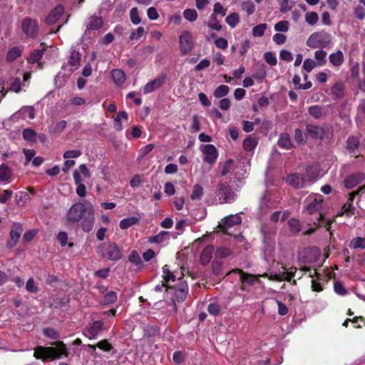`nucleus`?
Segmentation results:
<instances>
[{"instance_id":"f257e3e1","label":"nucleus","mask_w":365,"mask_h":365,"mask_svg":"<svg viewBox=\"0 0 365 365\" xmlns=\"http://www.w3.org/2000/svg\"><path fill=\"white\" fill-rule=\"evenodd\" d=\"M56 347L39 346L35 349L34 356L36 359L45 361L46 359L52 360L61 359L62 356H68V351L66 345L61 341H57L51 344Z\"/></svg>"},{"instance_id":"f03ea898","label":"nucleus","mask_w":365,"mask_h":365,"mask_svg":"<svg viewBox=\"0 0 365 365\" xmlns=\"http://www.w3.org/2000/svg\"><path fill=\"white\" fill-rule=\"evenodd\" d=\"M306 212L312 215L315 212H318V216L315 220L309 219L313 225L320 227L324 224V216L319 211L324 205V196L319 194L311 195L305 200Z\"/></svg>"},{"instance_id":"7ed1b4c3","label":"nucleus","mask_w":365,"mask_h":365,"mask_svg":"<svg viewBox=\"0 0 365 365\" xmlns=\"http://www.w3.org/2000/svg\"><path fill=\"white\" fill-rule=\"evenodd\" d=\"M216 194L220 203H232L235 200L237 195L227 182H219L217 185Z\"/></svg>"},{"instance_id":"20e7f679","label":"nucleus","mask_w":365,"mask_h":365,"mask_svg":"<svg viewBox=\"0 0 365 365\" xmlns=\"http://www.w3.org/2000/svg\"><path fill=\"white\" fill-rule=\"evenodd\" d=\"M88 203L77 202L73 204L67 212V221L70 223L78 222L82 218L83 214L87 212Z\"/></svg>"},{"instance_id":"39448f33","label":"nucleus","mask_w":365,"mask_h":365,"mask_svg":"<svg viewBox=\"0 0 365 365\" xmlns=\"http://www.w3.org/2000/svg\"><path fill=\"white\" fill-rule=\"evenodd\" d=\"M102 256L113 261H117L121 258V252L118 245L112 242L104 243L101 247Z\"/></svg>"},{"instance_id":"423d86ee","label":"nucleus","mask_w":365,"mask_h":365,"mask_svg":"<svg viewBox=\"0 0 365 365\" xmlns=\"http://www.w3.org/2000/svg\"><path fill=\"white\" fill-rule=\"evenodd\" d=\"M180 52L183 55L190 53L194 48V41L192 34L190 31H183L179 38Z\"/></svg>"},{"instance_id":"0eeeda50","label":"nucleus","mask_w":365,"mask_h":365,"mask_svg":"<svg viewBox=\"0 0 365 365\" xmlns=\"http://www.w3.org/2000/svg\"><path fill=\"white\" fill-rule=\"evenodd\" d=\"M21 29L24 33L30 38L36 37L38 32V26L36 20L31 18H25L21 23Z\"/></svg>"},{"instance_id":"6e6552de","label":"nucleus","mask_w":365,"mask_h":365,"mask_svg":"<svg viewBox=\"0 0 365 365\" xmlns=\"http://www.w3.org/2000/svg\"><path fill=\"white\" fill-rule=\"evenodd\" d=\"M305 130L307 137L316 140H323L326 134V130L324 127L314 124H307Z\"/></svg>"},{"instance_id":"1a4fd4ad","label":"nucleus","mask_w":365,"mask_h":365,"mask_svg":"<svg viewBox=\"0 0 365 365\" xmlns=\"http://www.w3.org/2000/svg\"><path fill=\"white\" fill-rule=\"evenodd\" d=\"M23 225L21 223L15 222L12 223L11 231H10V238L11 242L7 243V247L11 248L16 245L22 232H23Z\"/></svg>"},{"instance_id":"9d476101","label":"nucleus","mask_w":365,"mask_h":365,"mask_svg":"<svg viewBox=\"0 0 365 365\" xmlns=\"http://www.w3.org/2000/svg\"><path fill=\"white\" fill-rule=\"evenodd\" d=\"M286 182L295 189H302L306 187V181L303 175L292 173L286 178Z\"/></svg>"},{"instance_id":"9b49d317","label":"nucleus","mask_w":365,"mask_h":365,"mask_svg":"<svg viewBox=\"0 0 365 365\" xmlns=\"http://www.w3.org/2000/svg\"><path fill=\"white\" fill-rule=\"evenodd\" d=\"M202 153L204 155L203 160L205 162L212 165L216 161L217 158V151L213 145H205L203 147Z\"/></svg>"},{"instance_id":"f8f14e48","label":"nucleus","mask_w":365,"mask_h":365,"mask_svg":"<svg viewBox=\"0 0 365 365\" xmlns=\"http://www.w3.org/2000/svg\"><path fill=\"white\" fill-rule=\"evenodd\" d=\"M87 215L84 217L81 227L82 229L88 232L93 229L94 223L93 209L91 203L87 204Z\"/></svg>"},{"instance_id":"ddd939ff","label":"nucleus","mask_w":365,"mask_h":365,"mask_svg":"<svg viewBox=\"0 0 365 365\" xmlns=\"http://www.w3.org/2000/svg\"><path fill=\"white\" fill-rule=\"evenodd\" d=\"M242 222V218L238 214L231 215L227 217H225L223 225H221L222 230L226 234L229 233V229L235 225H239Z\"/></svg>"},{"instance_id":"4468645a","label":"nucleus","mask_w":365,"mask_h":365,"mask_svg":"<svg viewBox=\"0 0 365 365\" xmlns=\"http://www.w3.org/2000/svg\"><path fill=\"white\" fill-rule=\"evenodd\" d=\"M165 80V77L164 76H159V77L155 78L154 80L148 82V83H146L144 86V87L143 88V93L148 94V93H150L153 92V91L159 88L164 83Z\"/></svg>"},{"instance_id":"2eb2a0df","label":"nucleus","mask_w":365,"mask_h":365,"mask_svg":"<svg viewBox=\"0 0 365 365\" xmlns=\"http://www.w3.org/2000/svg\"><path fill=\"white\" fill-rule=\"evenodd\" d=\"M63 11L64 9L61 5L56 6L46 18V23L48 25H53L56 24L62 16Z\"/></svg>"},{"instance_id":"dca6fc26","label":"nucleus","mask_w":365,"mask_h":365,"mask_svg":"<svg viewBox=\"0 0 365 365\" xmlns=\"http://www.w3.org/2000/svg\"><path fill=\"white\" fill-rule=\"evenodd\" d=\"M230 273H238L240 274V281L242 284L247 283L249 285H252L257 280L259 276L245 272L240 269H233Z\"/></svg>"},{"instance_id":"f3484780","label":"nucleus","mask_w":365,"mask_h":365,"mask_svg":"<svg viewBox=\"0 0 365 365\" xmlns=\"http://www.w3.org/2000/svg\"><path fill=\"white\" fill-rule=\"evenodd\" d=\"M175 296L178 302H182L186 299L188 287L185 282H179L175 287Z\"/></svg>"},{"instance_id":"a211bd4d","label":"nucleus","mask_w":365,"mask_h":365,"mask_svg":"<svg viewBox=\"0 0 365 365\" xmlns=\"http://www.w3.org/2000/svg\"><path fill=\"white\" fill-rule=\"evenodd\" d=\"M103 21L101 16L93 15L88 19V23L86 25V33L90 30H99L103 27Z\"/></svg>"},{"instance_id":"6ab92c4d","label":"nucleus","mask_w":365,"mask_h":365,"mask_svg":"<svg viewBox=\"0 0 365 365\" xmlns=\"http://www.w3.org/2000/svg\"><path fill=\"white\" fill-rule=\"evenodd\" d=\"M13 180L11 169L5 164L0 165V182L8 184Z\"/></svg>"},{"instance_id":"aec40b11","label":"nucleus","mask_w":365,"mask_h":365,"mask_svg":"<svg viewBox=\"0 0 365 365\" xmlns=\"http://www.w3.org/2000/svg\"><path fill=\"white\" fill-rule=\"evenodd\" d=\"M103 330V322L101 321H95L87 329V336L91 338H96L97 335Z\"/></svg>"},{"instance_id":"412c9836","label":"nucleus","mask_w":365,"mask_h":365,"mask_svg":"<svg viewBox=\"0 0 365 365\" xmlns=\"http://www.w3.org/2000/svg\"><path fill=\"white\" fill-rule=\"evenodd\" d=\"M214 246L207 245L202 251L200 255V262L202 265H207L212 257L214 252Z\"/></svg>"},{"instance_id":"4be33fe9","label":"nucleus","mask_w":365,"mask_h":365,"mask_svg":"<svg viewBox=\"0 0 365 365\" xmlns=\"http://www.w3.org/2000/svg\"><path fill=\"white\" fill-rule=\"evenodd\" d=\"M302 175L304 176V178L306 182H312L314 180H316L318 177V175H319L318 169L317 167H315L314 165L308 166L306 168L305 172Z\"/></svg>"},{"instance_id":"5701e85b","label":"nucleus","mask_w":365,"mask_h":365,"mask_svg":"<svg viewBox=\"0 0 365 365\" xmlns=\"http://www.w3.org/2000/svg\"><path fill=\"white\" fill-rule=\"evenodd\" d=\"M331 93L335 98H342L345 94V86L344 83L339 81L331 88Z\"/></svg>"},{"instance_id":"b1692460","label":"nucleus","mask_w":365,"mask_h":365,"mask_svg":"<svg viewBox=\"0 0 365 365\" xmlns=\"http://www.w3.org/2000/svg\"><path fill=\"white\" fill-rule=\"evenodd\" d=\"M41 48L34 50L28 58V62L31 63H38L42 58V56L46 51V46L41 43Z\"/></svg>"},{"instance_id":"393cba45","label":"nucleus","mask_w":365,"mask_h":365,"mask_svg":"<svg viewBox=\"0 0 365 365\" xmlns=\"http://www.w3.org/2000/svg\"><path fill=\"white\" fill-rule=\"evenodd\" d=\"M329 59L334 66L339 67L344 63V57L342 51L338 50L336 52L331 53Z\"/></svg>"},{"instance_id":"a878e982","label":"nucleus","mask_w":365,"mask_h":365,"mask_svg":"<svg viewBox=\"0 0 365 365\" xmlns=\"http://www.w3.org/2000/svg\"><path fill=\"white\" fill-rule=\"evenodd\" d=\"M14 200L19 207H24L30 200V196L27 192L19 191L16 193Z\"/></svg>"},{"instance_id":"bb28decb","label":"nucleus","mask_w":365,"mask_h":365,"mask_svg":"<svg viewBox=\"0 0 365 365\" xmlns=\"http://www.w3.org/2000/svg\"><path fill=\"white\" fill-rule=\"evenodd\" d=\"M278 145L284 149H290L293 147L291 138L288 133H282L278 140Z\"/></svg>"},{"instance_id":"cd10ccee","label":"nucleus","mask_w":365,"mask_h":365,"mask_svg":"<svg viewBox=\"0 0 365 365\" xmlns=\"http://www.w3.org/2000/svg\"><path fill=\"white\" fill-rule=\"evenodd\" d=\"M257 140L253 135H248L243 141V148L246 151H252L257 145Z\"/></svg>"},{"instance_id":"c85d7f7f","label":"nucleus","mask_w":365,"mask_h":365,"mask_svg":"<svg viewBox=\"0 0 365 365\" xmlns=\"http://www.w3.org/2000/svg\"><path fill=\"white\" fill-rule=\"evenodd\" d=\"M112 77L117 86H121L125 81V74L120 69H114L111 72Z\"/></svg>"},{"instance_id":"c756f323","label":"nucleus","mask_w":365,"mask_h":365,"mask_svg":"<svg viewBox=\"0 0 365 365\" xmlns=\"http://www.w3.org/2000/svg\"><path fill=\"white\" fill-rule=\"evenodd\" d=\"M362 178L361 174L349 176L344 182L346 187L349 189L354 187L361 181Z\"/></svg>"},{"instance_id":"7c9ffc66","label":"nucleus","mask_w":365,"mask_h":365,"mask_svg":"<svg viewBox=\"0 0 365 365\" xmlns=\"http://www.w3.org/2000/svg\"><path fill=\"white\" fill-rule=\"evenodd\" d=\"M81 55L78 51L73 50L68 58V63L73 67L77 68L81 63Z\"/></svg>"},{"instance_id":"2f4dec72","label":"nucleus","mask_w":365,"mask_h":365,"mask_svg":"<svg viewBox=\"0 0 365 365\" xmlns=\"http://www.w3.org/2000/svg\"><path fill=\"white\" fill-rule=\"evenodd\" d=\"M170 232L167 231H162L157 235L153 236L149 238L148 242L151 243H162L169 239Z\"/></svg>"},{"instance_id":"473e14b6","label":"nucleus","mask_w":365,"mask_h":365,"mask_svg":"<svg viewBox=\"0 0 365 365\" xmlns=\"http://www.w3.org/2000/svg\"><path fill=\"white\" fill-rule=\"evenodd\" d=\"M321 34L318 32L312 34L307 41V45L310 48H318L321 46L319 43V38Z\"/></svg>"},{"instance_id":"72a5a7b5","label":"nucleus","mask_w":365,"mask_h":365,"mask_svg":"<svg viewBox=\"0 0 365 365\" xmlns=\"http://www.w3.org/2000/svg\"><path fill=\"white\" fill-rule=\"evenodd\" d=\"M139 221V218L135 217H130L120 220L119 226L121 229H127L135 224Z\"/></svg>"},{"instance_id":"f704fd0d","label":"nucleus","mask_w":365,"mask_h":365,"mask_svg":"<svg viewBox=\"0 0 365 365\" xmlns=\"http://www.w3.org/2000/svg\"><path fill=\"white\" fill-rule=\"evenodd\" d=\"M308 112L316 119H319L324 115L323 108L319 106H310L308 109Z\"/></svg>"},{"instance_id":"c9c22d12","label":"nucleus","mask_w":365,"mask_h":365,"mask_svg":"<svg viewBox=\"0 0 365 365\" xmlns=\"http://www.w3.org/2000/svg\"><path fill=\"white\" fill-rule=\"evenodd\" d=\"M326 56L327 52L322 49L317 50L314 52V58L316 59L317 63L319 67L326 64Z\"/></svg>"},{"instance_id":"e433bc0d","label":"nucleus","mask_w":365,"mask_h":365,"mask_svg":"<svg viewBox=\"0 0 365 365\" xmlns=\"http://www.w3.org/2000/svg\"><path fill=\"white\" fill-rule=\"evenodd\" d=\"M19 113L22 115L23 118H25L27 114L30 119H34L36 110L33 106H24L19 110Z\"/></svg>"},{"instance_id":"4c0bfd02","label":"nucleus","mask_w":365,"mask_h":365,"mask_svg":"<svg viewBox=\"0 0 365 365\" xmlns=\"http://www.w3.org/2000/svg\"><path fill=\"white\" fill-rule=\"evenodd\" d=\"M22 50L19 47L11 48L6 54V60L9 62L14 61L21 55Z\"/></svg>"},{"instance_id":"58836bf2","label":"nucleus","mask_w":365,"mask_h":365,"mask_svg":"<svg viewBox=\"0 0 365 365\" xmlns=\"http://www.w3.org/2000/svg\"><path fill=\"white\" fill-rule=\"evenodd\" d=\"M288 226L291 232L294 235L299 233L302 230L300 222L295 218H292L288 221Z\"/></svg>"},{"instance_id":"ea45409f","label":"nucleus","mask_w":365,"mask_h":365,"mask_svg":"<svg viewBox=\"0 0 365 365\" xmlns=\"http://www.w3.org/2000/svg\"><path fill=\"white\" fill-rule=\"evenodd\" d=\"M129 261L134 264L135 266L141 268L143 267V262L139 253L136 250H133L129 255Z\"/></svg>"},{"instance_id":"a19ab883","label":"nucleus","mask_w":365,"mask_h":365,"mask_svg":"<svg viewBox=\"0 0 365 365\" xmlns=\"http://www.w3.org/2000/svg\"><path fill=\"white\" fill-rule=\"evenodd\" d=\"M203 195V187L199 185L195 184L192 187V192L190 195V198L192 200H200Z\"/></svg>"},{"instance_id":"79ce46f5","label":"nucleus","mask_w":365,"mask_h":365,"mask_svg":"<svg viewBox=\"0 0 365 365\" xmlns=\"http://www.w3.org/2000/svg\"><path fill=\"white\" fill-rule=\"evenodd\" d=\"M225 21L231 28H235L240 22L239 14L235 12L230 14L225 19Z\"/></svg>"},{"instance_id":"37998d69","label":"nucleus","mask_w":365,"mask_h":365,"mask_svg":"<svg viewBox=\"0 0 365 365\" xmlns=\"http://www.w3.org/2000/svg\"><path fill=\"white\" fill-rule=\"evenodd\" d=\"M359 145V140L356 137L351 136L347 139L346 149L351 152L355 151Z\"/></svg>"},{"instance_id":"c03bdc74","label":"nucleus","mask_w":365,"mask_h":365,"mask_svg":"<svg viewBox=\"0 0 365 365\" xmlns=\"http://www.w3.org/2000/svg\"><path fill=\"white\" fill-rule=\"evenodd\" d=\"M128 119V113L125 111L119 112L114 118V128L116 130H122V123L120 122V119Z\"/></svg>"},{"instance_id":"a18cd8bd","label":"nucleus","mask_w":365,"mask_h":365,"mask_svg":"<svg viewBox=\"0 0 365 365\" xmlns=\"http://www.w3.org/2000/svg\"><path fill=\"white\" fill-rule=\"evenodd\" d=\"M351 248L353 249H365V237H355L351 242L349 245Z\"/></svg>"},{"instance_id":"49530a36","label":"nucleus","mask_w":365,"mask_h":365,"mask_svg":"<svg viewBox=\"0 0 365 365\" xmlns=\"http://www.w3.org/2000/svg\"><path fill=\"white\" fill-rule=\"evenodd\" d=\"M230 91L229 86L226 85H220L214 91V96L217 98L225 96Z\"/></svg>"},{"instance_id":"de8ad7c7","label":"nucleus","mask_w":365,"mask_h":365,"mask_svg":"<svg viewBox=\"0 0 365 365\" xmlns=\"http://www.w3.org/2000/svg\"><path fill=\"white\" fill-rule=\"evenodd\" d=\"M307 137V132L304 133L301 129H295L294 130V140L298 144H304Z\"/></svg>"},{"instance_id":"09e8293b","label":"nucleus","mask_w":365,"mask_h":365,"mask_svg":"<svg viewBox=\"0 0 365 365\" xmlns=\"http://www.w3.org/2000/svg\"><path fill=\"white\" fill-rule=\"evenodd\" d=\"M23 138L25 140L34 142L36 140V132L31 128H26L23 130Z\"/></svg>"},{"instance_id":"8fccbe9b","label":"nucleus","mask_w":365,"mask_h":365,"mask_svg":"<svg viewBox=\"0 0 365 365\" xmlns=\"http://www.w3.org/2000/svg\"><path fill=\"white\" fill-rule=\"evenodd\" d=\"M267 28V24H260L252 29V35L255 37H262Z\"/></svg>"},{"instance_id":"3c124183","label":"nucleus","mask_w":365,"mask_h":365,"mask_svg":"<svg viewBox=\"0 0 365 365\" xmlns=\"http://www.w3.org/2000/svg\"><path fill=\"white\" fill-rule=\"evenodd\" d=\"M354 207L351 202H346L342 207V211L340 212L337 215L341 216L345 214L347 217H350L354 214Z\"/></svg>"},{"instance_id":"603ef678","label":"nucleus","mask_w":365,"mask_h":365,"mask_svg":"<svg viewBox=\"0 0 365 365\" xmlns=\"http://www.w3.org/2000/svg\"><path fill=\"white\" fill-rule=\"evenodd\" d=\"M207 26L211 29L220 31L222 29V25L217 21L216 16L211 14L209 21L207 23Z\"/></svg>"},{"instance_id":"864d4df0","label":"nucleus","mask_w":365,"mask_h":365,"mask_svg":"<svg viewBox=\"0 0 365 365\" xmlns=\"http://www.w3.org/2000/svg\"><path fill=\"white\" fill-rule=\"evenodd\" d=\"M184 18L190 21H195L197 18V13L195 9H187L183 11Z\"/></svg>"},{"instance_id":"5fc2aeb1","label":"nucleus","mask_w":365,"mask_h":365,"mask_svg":"<svg viewBox=\"0 0 365 365\" xmlns=\"http://www.w3.org/2000/svg\"><path fill=\"white\" fill-rule=\"evenodd\" d=\"M319 16L317 12H307L305 14V21L309 25H314L318 22Z\"/></svg>"},{"instance_id":"6e6d98bb","label":"nucleus","mask_w":365,"mask_h":365,"mask_svg":"<svg viewBox=\"0 0 365 365\" xmlns=\"http://www.w3.org/2000/svg\"><path fill=\"white\" fill-rule=\"evenodd\" d=\"M241 7L248 15L252 14L255 11V6L251 0L243 2Z\"/></svg>"},{"instance_id":"4d7b16f0","label":"nucleus","mask_w":365,"mask_h":365,"mask_svg":"<svg viewBox=\"0 0 365 365\" xmlns=\"http://www.w3.org/2000/svg\"><path fill=\"white\" fill-rule=\"evenodd\" d=\"M117 300V294L115 292L110 291L108 292L103 298V304H109L115 302Z\"/></svg>"},{"instance_id":"13d9d810","label":"nucleus","mask_w":365,"mask_h":365,"mask_svg":"<svg viewBox=\"0 0 365 365\" xmlns=\"http://www.w3.org/2000/svg\"><path fill=\"white\" fill-rule=\"evenodd\" d=\"M232 251L227 247H218L215 251L216 257L218 258H225L231 255Z\"/></svg>"},{"instance_id":"bf43d9fd","label":"nucleus","mask_w":365,"mask_h":365,"mask_svg":"<svg viewBox=\"0 0 365 365\" xmlns=\"http://www.w3.org/2000/svg\"><path fill=\"white\" fill-rule=\"evenodd\" d=\"M319 66L317 62L311 58H307L303 63V68L307 72H311L315 67Z\"/></svg>"},{"instance_id":"052dcab7","label":"nucleus","mask_w":365,"mask_h":365,"mask_svg":"<svg viewBox=\"0 0 365 365\" xmlns=\"http://www.w3.org/2000/svg\"><path fill=\"white\" fill-rule=\"evenodd\" d=\"M130 17L131 22L137 25L140 23V18L139 16L138 10L136 7L132 8L130 11Z\"/></svg>"},{"instance_id":"680f3d73","label":"nucleus","mask_w":365,"mask_h":365,"mask_svg":"<svg viewBox=\"0 0 365 365\" xmlns=\"http://www.w3.org/2000/svg\"><path fill=\"white\" fill-rule=\"evenodd\" d=\"M227 9L224 8L220 2H217L214 4L213 13L212 14L216 16L220 14L221 16L226 15Z\"/></svg>"},{"instance_id":"e2e57ef3","label":"nucleus","mask_w":365,"mask_h":365,"mask_svg":"<svg viewBox=\"0 0 365 365\" xmlns=\"http://www.w3.org/2000/svg\"><path fill=\"white\" fill-rule=\"evenodd\" d=\"M13 195L12 190H3L0 192V203L4 204L6 203Z\"/></svg>"},{"instance_id":"0e129e2a","label":"nucleus","mask_w":365,"mask_h":365,"mask_svg":"<svg viewBox=\"0 0 365 365\" xmlns=\"http://www.w3.org/2000/svg\"><path fill=\"white\" fill-rule=\"evenodd\" d=\"M264 60L267 63L271 66L277 65V60L274 53L272 52H266L264 54Z\"/></svg>"},{"instance_id":"69168bd1","label":"nucleus","mask_w":365,"mask_h":365,"mask_svg":"<svg viewBox=\"0 0 365 365\" xmlns=\"http://www.w3.org/2000/svg\"><path fill=\"white\" fill-rule=\"evenodd\" d=\"M274 29L277 31L287 32L289 29V23L287 21H280L274 25Z\"/></svg>"},{"instance_id":"338daca9","label":"nucleus","mask_w":365,"mask_h":365,"mask_svg":"<svg viewBox=\"0 0 365 365\" xmlns=\"http://www.w3.org/2000/svg\"><path fill=\"white\" fill-rule=\"evenodd\" d=\"M155 46H151V45H148V46H143L139 50V53L143 57H146L148 55H150L151 53H153L155 51Z\"/></svg>"},{"instance_id":"774afa93","label":"nucleus","mask_w":365,"mask_h":365,"mask_svg":"<svg viewBox=\"0 0 365 365\" xmlns=\"http://www.w3.org/2000/svg\"><path fill=\"white\" fill-rule=\"evenodd\" d=\"M144 34H145V29L142 26H139L137 28L136 30L133 31L131 33V34L130 36V40L140 39Z\"/></svg>"}]
</instances>
